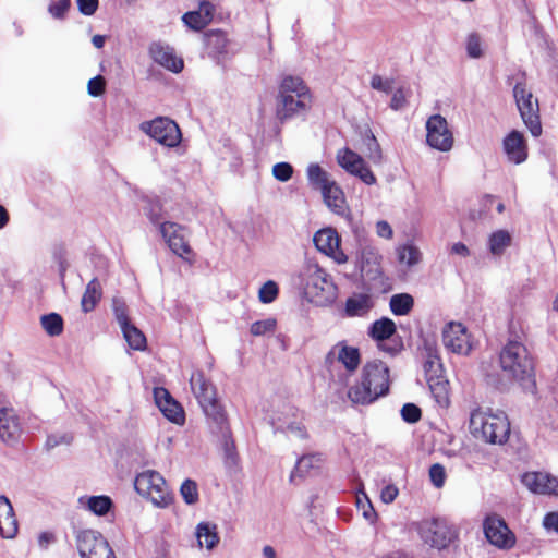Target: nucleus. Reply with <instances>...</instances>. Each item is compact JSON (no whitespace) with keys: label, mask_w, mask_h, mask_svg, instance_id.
I'll use <instances>...</instances> for the list:
<instances>
[{"label":"nucleus","mask_w":558,"mask_h":558,"mask_svg":"<svg viewBox=\"0 0 558 558\" xmlns=\"http://www.w3.org/2000/svg\"><path fill=\"white\" fill-rule=\"evenodd\" d=\"M278 293H279L278 284L275 281L269 280L260 287V289L258 291V299L262 303L268 304V303L274 302L277 299Z\"/></svg>","instance_id":"41"},{"label":"nucleus","mask_w":558,"mask_h":558,"mask_svg":"<svg viewBox=\"0 0 558 558\" xmlns=\"http://www.w3.org/2000/svg\"><path fill=\"white\" fill-rule=\"evenodd\" d=\"M502 150L508 162L523 163L529 157V146L523 133L518 130L510 131L502 140Z\"/></svg>","instance_id":"16"},{"label":"nucleus","mask_w":558,"mask_h":558,"mask_svg":"<svg viewBox=\"0 0 558 558\" xmlns=\"http://www.w3.org/2000/svg\"><path fill=\"white\" fill-rule=\"evenodd\" d=\"M316 248L332 258L337 264H345L348 256L341 248V239L332 228H325L317 231L313 238Z\"/></svg>","instance_id":"15"},{"label":"nucleus","mask_w":558,"mask_h":558,"mask_svg":"<svg viewBox=\"0 0 558 558\" xmlns=\"http://www.w3.org/2000/svg\"><path fill=\"white\" fill-rule=\"evenodd\" d=\"M113 314L120 327L131 323L126 304L121 300H113Z\"/></svg>","instance_id":"46"},{"label":"nucleus","mask_w":558,"mask_h":558,"mask_svg":"<svg viewBox=\"0 0 558 558\" xmlns=\"http://www.w3.org/2000/svg\"><path fill=\"white\" fill-rule=\"evenodd\" d=\"M420 533L426 544L439 550L448 548L458 538L454 526L440 519L424 522Z\"/></svg>","instance_id":"10"},{"label":"nucleus","mask_w":558,"mask_h":558,"mask_svg":"<svg viewBox=\"0 0 558 558\" xmlns=\"http://www.w3.org/2000/svg\"><path fill=\"white\" fill-rule=\"evenodd\" d=\"M52 542H54V535L50 532H43L38 536V544L43 548H47Z\"/></svg>","instance_id":"60"},{"label":"nucleus","mask_w":558,"mask_h":558,"mask_svg":"<svg viewBox=\"0 0 558 558\" xmlns=\"http://www.w3.org/2000/svg\"><path fill=\"white\" fill-rule=\"evenodd\" d=\"M78 10L84 15H93L98 9V0H76Z\"/></svg>","instance_id":"55"},{"label":"nucleus","mask_w":558,"mask_h":558,"mask_svg":"<svg viewBox=\"0 0 558 558\" xmlns=\"http://www.w3.org/2000/svg\"><path fill=\"white\" fill-rule=\"evenodd\" d=\"M88 94L93 97H99L106 92V80L101 75H97L88 81Z\"/></svg>","instance_id":"48"},{"label":"nucleus","mask_w":558,"mask_h":558,"mask_svg":"<svg viewBox=\"0 0 558 558\" xmlns=\"http://www.w3.org/2000/svg\"><path fill=\"white\" fill-rule=\"evenodd\" d=\"M325 204L336 214H342L345 209V196L342 189L331 181L324 190L320 191Z\"/></svg>","instance_id":"28"},{"label":"nucleus","mask_w":558,"mask_h":558,"mask_svg":"<svg viewBox=\"0 0 558 558\" xmlns=\"http://www.w3.org/2000/svg\"><path fill=\"white\" fill-rule=\"evenodd\" d=\"M293 167L288 162H278L272 167V175L280 182H287L292 178Z\"/></svg>","instance_id":"45"},{"label":"nucleus","mask_w":558,"mask_h":558,"mask_svg":"<svg viewBox=\"0 0 558 558\" xmlns=\"http://www.w3.org/2000/svg\"><path fill=\"white\" fill-rule=\"evenodd\" d=\"M440 367L441 365L439 363V356L432 349H429L427 360L424 363L426 378H428V376L438 375L437 372L440 369Z\"/></svg>","instance_id":"50"},{"label":"nucleus","mask_w":558,"mask_h":558,"mask_svg":"<svg viewBox=\"0 0 558 558\" xmlns=\"http://www.w3.org/2000/svg\"><path fill=\"white\" fill-rule=\"evenodd\" d=\"M470 430L486 442L504 444L510 435V423L502 412L493 414L475 409L471 412Z\"/></svg>","instance_id":"4"},{"label":"nucleus","mask_w":558,"mask_h":558,"mask_svg":"<svg viewBox=\"0 0 558 558\" xmlns=\"http://www.w3.org/2000/svg\"><path fill=\"white\" fill-rule=\"evenodd\" d=\"M451 253L465 257L470 254V251L464 243L458 242L452 245Z\"/></svg>","instance_id":"61"},{"label":"nucleus","mask_w":558,"mask_h":558,"mask_svg":"<svg viewBox=\"0 0 558 558\" xmlns=\"http://www.w3.org/2000/svg\"><path fill=\"white\" fill-rule=\"evenodd\" d=\"M180 492L184 501L189 505H193L198 500L197 485L192 480H185L181 485Z\"/></svg>","instance_id":"42"},{"label":"nucleus","mask_w":558,"mask_h":558,"mask_svg":"<svg viewBox=\"0 0 558 558\" xmlns=\"http://www.w3.org/2000/svg\"><path fill=\"white\" fill-rule=\"evenodd\" d=\"M312 106L310 88L298 76H286L279 86L277 118L284 121L306 112Z\"/></svg>","instance_id":"3"},{"label":"nucleus","mask_w":558,"mask_h":558,"mask_svg":"<svg viewBox=\"0 0 558 558\" xmlns=\"http://www.w3.org/2000/svg\"><path fill=\"white\" fill-rule=\"evenodd\" d=\"M134 487L140 495L149 499L157 507H168L174 498L163 476L154 470L138 473L134 481Z\"/></svg>","instance_id":"6"},{"label":"nucleus","mask_w":558,"mask_h":558,"mask_svg":"<svg viewBox=\"0 0 558 558\" xmlns=\"http://www.w3.org/2000/svg\"><path fill=\"white\" fill-rule=\"evenodd\" d=\"M429 478L435 487H442L446 481V471L444 465L440 463L433 464L429 468Z\"/></svg>","instance_id":"49"},{"label":"nucleus","mask_w":558,"mask_h":558,"mask_svg":"<svg viewBox=\"0 0 558 558\" xmlns=\"http://www.w3.org/2000/svg\"><path fill=\"white\" fill-rule=\"evenodd\" d=\"M396 333V324L388 317L375 320L368 328V336L377 342L378 349L391 356L397 355L403 349V342Z\"/></svg>","instance_id":"8"},{"label":"nucleus","mask_w":558,"mask_h":558,"mask_svg":"<svg viewBox=\"0 0 558 558\" xmlns=\"http://www.w3.org/2000/svg\"><path fill=\"white\" fill-rule=\"evenodd\" d=\"M337 354V361L341 363L349 373L355 372L361 364V353L355 347L348 345L345 341H340L328 352L326 361Z\"/></svg>","instance_id":"21"},{"label":"nucleus","mask_w":558,"mask_h":558,"mask_svg":"<svg viewBox=\"0 0 558 558\" xmlns=\"http://www.w3.org/2000/svg\"><path fill=\"white\" fill-rule=\"evenodd\" d=\"M215 10V5L211 2L202 0L198 10L189 11L182 15V22L189 28L201 32L213 21Z\"/></svg>","instance_id":"20"},{"label":"nucleus","mask_w":558,"mask_h":558,"mask_svg":"<svg viewBox=\"0 0 558 558\" xmlns=\"http://www.w3.org/2000/svg\"><path fill=\"white\" fill-rule=\"evenodd\" d=\"M71 7V0H58L51 2L48 7V12L54 19H63Z\"/></svg>","instance_id":"51"},{"label":"nucleus","mask_w":558,"mask_h":558,"mask_svg":"<svg viewBox=\"0 0 558 558\" xmlns=\"http://www.w3.org/2000/svg\"><path fill=\"white\" fill-rule=\"evenodd\" d=\"M205 48L209 57L220 62L228 54L230 40L222 29H209L204 34Z\"/></svg>","instance_id":"23"},{"label":"nucleus","mask_w":558,"mask_h":558,"mask_svg":"<svg viewBox=\"0 0 558 558\" xmlns=\"http://www.w3.org/2000/svg\"><path fill=\"white\" fill-rule=\"evenodd\" d=\"M92 43L96 48H102L105 45V36L102 35H95L92 38Z\"/></svg>","instance_id":"63"},{"label":"nucleus","mask_w":558,"mask_h":558,"mask_svg":"<svg viewBox=\"0 0 558 558\" xmlns=\"http://www.w3.org/2000/svg\"><path fill=\"white\" fill-rule=\"evenodd\" d=\"M398 488L395 485H387L383 488L380 498L385 504H391L398 496Z\"/></svg>","instance_id":"57"},{"label":"nucleus","mask_w":558,"mask_h":558,"mask_svg":"<svg viewBox=\"0 0 558 558\" xmlns=\"http://www.w3.org/2000/svg\"><path fill=\"white\" fill-rule=\"evenodd\" d=\"M426 142L430 147L439 151H449L452 148L453 134L442 116L429 117L426 122Z\"/></svg>","instance_id":"14"},{"label":"nucleus","mask_w":558,"mask_h":558,"mask_svg":"<svg viewBox=\"0 0 558 558\" xmlns=\"http://www.w3.org/2000/svg\"><path fill=\"white\" fill-rule=\"evenodd\" d=\"M372 307L373 302L368 294H353L345 301L344 315L347 317H362L365 316Z\"/></svg>","instance_id":"26"},{"label":"nucleus","mask_w":558,"mask_h":558,"mask_svg":"<svg viewBox=\"0 0 558 558\" xmlns=\"http://www.w3.org/2000/svg\"><path fill=\"white\" fill-rule=\"evenodd\" d=\"M444 345L453 353L468 354L471 350L470 336L461 323H449L442 331Z\"/></svg>","instance_id":"17"},{"label":"nucleus","mask_w":558,"mask_h":558,"mask_svg":"<svg viewBox=\"0 0 558 558\" xmlns=\"http://www.w3.org/2000/svg\"><path fill=\"white\" fill-rule=\"evenodd\" d=\"M159 229L172 253L190 265L194 264L196 254L185 239V228L177 222L166 221L160 225Z\"/></svg>","instance_id":"11"},{"label":"nucleus","mask_w":558,"mask_h":558,"mask_svg":"<svg viewBox=\"0 0 558 558\" xmlns=\"http://www.w3.org/2000/svg\"><path fill=\"white\" fill-rule=\"evenodd\" d=\"M376 232L380 238L384 239H391L393 235V231L390 225L385 220H380L376 223Z\"/></svg>","instance_id":"59"},{"label":"nucleus","mask_w":558,"mask_h":558,"mask_svg":"<svg viewBox=\"0 0 558 558\" xmlns=\"http://www.w3.org/2000/svg\"><path fill=\"white\" fill-rule=\"evenodd\" d=\"M196 535L199 546H205L207 549H213L219 542L215 525L210 526L207 523H199Z\"/></svg>","instance_id":"33"},{"label":"nucleus","mask_w":558,"mask_h":558,"mask_svg":"<svg viewBox=\"0 0 558 558\" xmlns=\"http://www.w3.org/2000/svg\"><path fill=\"white\" fill-rule=\"evenodd\" d=\"M365 144L367 146V157L375 163L380 162L383 158L381 149L376 137L373 134L368 135L365 140Z\"/></svg>","instance_id":"44"},{"label":"nucleus","mask_w":558,"mask_h":558,"mask_svg":"<svg viewBox=\"0 0 558 558\" xmlns=\"http://www.w3.org/2000/svg\"><path fill=\"white\" fill-rule=\"evenodd\" d=\"M371 86L374 89L381 90L384 93H390L392 89V81L391 80H383V77L378 74L372 76Z\"/></svg>","instance_id":"53"},{"label":"nucleus","mask_w":558,"mask_h":558,"mask_svg":"<svg viewBox=\"0 0 558 558\" xmlns=\"http://www.w3.org/2000/svg\"><path fill=\"white\" fill-rule=\"evenodd\" d=\"M102 296V288L97 278H93L86 286L81 300L82 311L89 313L95 310Z\"/></svg>","instance_id":"29"},{"label":"nucleus","mask_w":558,"mask_h":558,"mask_svg":"<svg viewBox=\"0 0 558 558\" xmlns=\"http://www.w3.org/2000/svg\"><path fill=\"white\" fill-rule=\"evenodd\" d=\"M487 541L497 548L510 549L515 545V535L498 514L487 515L483 522Z\"/></svg>","instance_id":"13"},{"label":"nucleus","mask_w":558,"mask_h":558,"mask_svg":"<svg viewBox=\"0 0 558 558\" xmlns=\"http://www.w3.org/2000/svg\"><path fill=\"white\" fill-rule=\"evenodd\" d=\"M190 385L207 418L216 425L225 437L230 436L228 415L217 398L216 387L205 377L202 371H196L191 375Z\"/></svg>","instance_id":"2"},{"label":"nucleus","mask_w":558,"mask_h":558,"mask_svg":"<svg viewBox=\"0 0 558 558\" xmlns=\"http://www.w3.org/2000/svg\"><path fill=\"white\" fill-rule=\"evenodd\" d=\"M322 461H323V457L320 453H312V454L302 456L298 460L295 468L291 473L290 481L293 482L298 474L300 476H302L304 473L308 472L314 466V463H319Z\"/></svg>","instance_id":"37"},{"label":"nucleus","mask_w":558,"mask_h":558,"mask_svg":"<svg viewBox=\"0 0 558 558\" xmlns=\"http://www.w3.org/2000/svg\"><path fill=\"white\" fill-rule=\"evenodd\" d=\"M277 328V320L275 318H266L256 320L251 325L250 332L255 336H264L268 332H274Z\"/></svg>","instance_id":"39"},{"label":"nucleus","mask_w":558,"mask_h":558,"mask_svg":"<svg viewBox=\"0 0 558 558\" xmlns=\"http://www.w3.org/2000/svg\"><path fill=\"white\" fill-rule=\"evenodd\" d=\"M389 367L380 360L365 363L361 378L348 390V398L354 404L367 405L389 392Z\"/></svg>","instance_id":"1"},{"label":"nucleus","mask_w":558,"mask_h":558,"mask_svg":"<svg viewBox=\"0 0 558 558\" xmlns=\"http://www.w3.org/2000/svg\"><path fill=\"white\" fill-rule=\"evenodd\" d=\"M354 175L359 177L367 185L376 183V177L365 163L361 166Z\"/></svg>","instance_id":"56"},{"label":"nucleus","mask_w":558,"mask_h":558,"mask_svg":"<svg viewBox=\"0 0 558 558\" xmlns=\"http://www.w3.org/2000/svg\"><path fill=\"white\" fill-rule=\"evenodd\" d=\"M149 54L156 63L173 73H179L184 68L183 60L179 58L174 53V50L168 46H162L161 44H153L149 47Z\"/></svg>","instance_id":"22"},{"label":"nucleus","mask_w":558,"mask_h":558,"mask_svg":"<svg viewBox=\"0 0 558 558\" xmlns=\"http://www.w3.org/2000/svg\"><path fill=\"white\" fill-rule=\"evenodd\" d=\"M121 330L131 349L136 351H144L146 349L147 340L145 335L132 323L122 326Z\"/></svg>","instance_id":"30"},{"label":"nucleus","mask_w":558,"mask_h":558,"mask_svg":"<svg viewBox=\"0 0 558 558\" xmlns=\"http://www.w3.org/2000/svg\"><path fill=\"white\" fill-rule=\"evenodd\" d=\"M112 506L108 496H93L88 500V509L98 515L106 514Z\"/></svg>","instance_id":"38"},{"label":"nucleus","mask_w":558,"mask_h":558,"mask_svg":"<svg viewBox=\"0 0 558 558\" xmlns=\"http://www.w3.org/2000/svg\"><path fill=\"white\" fill-rule=\"evenodd\" d=\"M466 51L471 58L482 57L483 53L481 49V37L476 33L469 35L466 41Z\"/></svg>","instance_id":"52"},{"label":"nucleus","mask_w":558,"mask_h":558,"mask_svg":"<svg viewBox=\"0 0 558 558\" xmlns=\"http://www.w3.org/2000/svg\"><path fill=\"white\" fill-rule=\"evenodd\" d=\"M390 311L397 316L409 314L414 306V299L408 293L395 294L390 299Z\"/></svg>","instance_id":"32"},{"label":"nucleus","mask_w":558,"mask_h":558,"mask_svg":"<svg viewBox=\"0 0 558 558\" xmlns=\"http://www.w3.org/2000/svg\"><path fill=\"white\" fill-rule=\"evenodd\" d=\"M21 435V425L17 415L12 408L0 409V439L12 444Z\"/></svg>","instance_id":"24"},{"label":"nucleus","mask_w":558,"mask_h":558,"mask_svg":"<svg viewBox=\"0 0 558 558\" xmlns=\"http://www.w3.org/2000/svg\"><path fill=\"white\" fill-rule=\"evenodd\" d=\"M543 524L546 530L558 533V512H549L544 517Z\"/></svg>","instance_id":"58"},{"label":"nucleus","mask_w":558,"mask_h":558,"mask_svg":"<svg viewBox=\"0 0 558 558\" xmlns=\"http://www.w3.org/2000/svg\"><path fill=\"white\" fill-rule=\"evenodd\" d=\"M513 96L525 126L533 136H539L543 129L539 118L538 100L534 98L533 94L526 89L525 84L521 82L514 85Z\"/></svg>","instance_id":"7"},{"label":"nucleus","mask_w":558,"mask_h":558,"mask_svg":"<svg viewBox=\"0 0 558 558\" xmlns=\"http://www.w3.org/2000/svg\"><path fill=\"white\" fill-rule=\"evenodd\" d=\"M263 554H264V556H265L266 558H276V551H275V549H274L271 546H269V545H267V546H265V547L263 548Z\"/></svg>","instance_id":"64"},{"label":"nucleus","mask_w":558,"mask_h":558,"mask_svg":"<svg viewBox=\"0 0 558 558\" xmlns=\"http://www.w3.org/2000/svg\"><path fill=\"white\" fill-rule=\"evenodd\" d=\"M154 398L157 407L169 421L175 424L184 423L185 413L183 408L171 397L166 388L156 387L154 389Z\"/></svg>","instance_id":"18"},{"label":"nucleus","mask_w":558,"mask_h":558,"mask_svg":"<svg viewBox=\"0 0 558 558\" xmlns=\"http://www.w3.org/2000/svg\"><path fill=\"white\" fill-rule=\"evenodd\" d=\"M522 483L535 494L558 496V478L551 474L527 472L522 475Z\"/></svg>","instance_id":"19"},{"label":"nucleus","mask_w":558,"mask_h":558,"mask_svg":"<svg viewBox=\"0 0 558 558\" xmlns=\"http://www.w3.org/2000/svg\"><path fill=\"white\" fill-rule=\"evenodd\" d=\"M489 250L494 255H501L511 244V235L507 230H498L489 236Z\"/></svg>","instance_id":"34"},{"label":"nucleus","mask_w":558,"mask_h":558,"mask_svg":"<svg viewBox=\"0 0 558 558\" xmlns=\"http://www.w3.org/2000/svg\"><path fill=\"white\" fill-rule=\"evenodd\" d=\"M76 546L82 558H116L104 536L92 530L81 531L77 534Z\"/></svg>","instance_id":"12"},{"label":"nucleus","mask_w":558,"mask_h":558,"mask_svg":"<svg viewBox=\"0 0 558 558\" xmlns=\"http://www.w3.org/2000/svg\"><path fill=\"white\" fill-rule=\"evenodd\" d=\"M401 416L407 423H417L422 417V410L414 403H405L401 409Z\"/></svg>","instance_id":"43"},{"label":"nucleus","mask_w":558,"mask_h":558,"mask_svg":"<svg viewBox=\"0 0 558 558\" xmlns=\"http://www.w3.org/2000/svg\"><path fill=\"white\" fill-rule=\"evenodd\" d=\"M420 251L413 245H403L398 250V259L408 266H412L420 260Z\"/></svg>","instance_id":"40"},{"label":"nucleus","mask_w":558,"mask_h":558,"mask_svg":"<svg viewBox=\"0 0 558 558\" xmlns=\"http://www.w3.org/2000/svg\"><path fill=\"white\" fill-rule=\"evenodd\" d=\"M311 278L315 288L320 289L323 292L326 291L328 294H333L336 286L331 276L325 269L316 267Z\"/></svg>","instance_id":"36"},{"label":"nucleus","mask_w":558,"mask_h":558,"mask_svg":"<svg viewBox=\"0 0 558 558\" xmlns=\"http://www.w3.org/2000/svg\"><path fill=\"white\" fill-rule=\"evenodd\" d=\"M407 105V93L400 87L398 88L391 97L390 108L393 110H400Z\"/></svg>","instance_id":"54"},{"label":"nucleus","mask_w":558,"mask_h":558,"mask_svg":"<svg viewBox=\"0 0 558 558\" xmlns=\"http://www.w3.org/2000/svg\"><path fill=\"white\" fill-rule=\"evenodd\" d=\"M9 222V214L7 209L0 205V229L4 228Z\"/></svg>","instance_id":"62"},{"label":"nucleus","mask_w":558,"mask_h":558,"mask_svg":"<svg viewBox=\"0 0 558 558\" xmlns=\"http://www.w3.org/2000/svg\"><path fill=\"white\" fill-rule=\"evenodd\" d=\"M140 129L167 147H175L182 140L179 125L167 117H157L151 121L142 122Z\"/></svg>","instance_id":"9"},{"label":"nucleus","mask_w":558,"mask_h":558,"mask_svg":"<svg viewBox=\"0 0 558 558\" xmlns=\"http://www.w3.org/2000/svg\"><path fill=\"white\" fill-rule=\"evenodd\" d=\"M337 160L340 167L347 170L349 167H352L353 162L360 160V155L349 148H344L338 153Z\"/></svg>","instance_id":"47"},{"label":"nucleus","mask_w":558,"mask_h":558,"mask_svg":"<svg viewBox=\"0 0 558 558\" xmlns=\"http://www.w3.org/2000/svg\"><path fill=\"white\" fill-rule=\"evenodd\" d=\"M307 178L312 186L320 191L332 181L329 179V174L318 163H311L308 166Z\"/></svg>","instance_id":"35"},{"label":"nucleus","mask_w":558,"mask_h":558,"mask_svg":"<svg viewBox=\"0 0 558 558\" xmlns=\"http://www.w3.org/2000/svg\"><path fill=\"white\" fill-rule=\"evenodd\" d=\"M427 383L433 398L440 408L447 409L450 405L449 381L442 376H428Z\"/></svg>","instance_id":"27"},{"label":"nucleus","mask_w":558,"mask_h":558,"mask_svg":"<svg viewBox=\"0 0 558 558\" xmlns=\"http://www.w3.org/2000/svg\"><path fill=\"white\" fill-rule=\"evenodd\" d=\"M19 524L10 500L0 495V534L3 538H13L17 534Z\"/></svg>","instance_id":"25"},{"label":"nucleus","mask_w":558,"mask_h":558,"mask_svg":"<svg viewBox=\"0 0 558 558\" xmlns=\"http://www.w3.org/2000/svg\"><path fill=\"white\" fill-rule=\"evenodd\" d=\"M501 369L515 380H525L534 374V361L526 347L518 340H508L499 353Z\"/></svg>","instance_id":"5"},{"label":"nucleus","mask_w":558,"mask_h":558,"mask_svg":"<svg viewBox=\"0 0 558 558\" xmlns=\"http://www.w3.org/2000/svg\"><path fill=\"white\" fill-rule=\"evenodd\" d=\"M40 325L50 337H58L63 332V318L58 313L45 314L40 317Z\"/></svg>","instance_id":"31"}]
</instances>
